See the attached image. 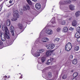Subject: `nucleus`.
I'll use <instances>...</instances> for the list:
<instances>
[{
	"mask_svg": "<svg viewBox=\"0 0 80 80\" xmlns=\"http://www.w3.org/2000/svg\"><path fill=\"white\" fill-rule=\"evenodd\" d=\"M2 29L3 31H5V34L6 37L7 39H10V33H9V31L8 29V28L5 24H3L2 26Z\"/></svg>",
	"mask_w": 80,
	"mask_h": 80,
	"instance_id": "1",
	"label": "nucleus"
},
{
	"mask_svg": "<svg viewBox=\"0 0 80 80\" xmlns=\"http://www.w3.org/2000/svg\"><path fill=\"white\" fill-rule=\"evenodd\" d=\"M13 18L12 20V21H17V18H19V14H18V11L17 10L13 11Z\"/></svg>",
	"mask_w": 80,
	"mask_h": 80,
	"instance_id": "2",
	"label": "nucleus"
},
{
	"mask_svg": "<svg viewBox=\"0 0 80 80\" xmlns=\"http://www.w3.org/2000/svg\"><path fill=\"white\" fill-rule=\"evenodd\" d=\"M49 25L51 27H55L56 25V22L55 18H53L49 23Z\"/></svg>",
	"mask_w": 80,
	"mask_h": 80,
	"instance_id": "3",
	"label": "nucleus"
},
{
	"mask_svg": "<svg viewBox=\"0 0 80 80\" xmlns=\"http://www.w3.org/2000/svg\"><path fill=\"white\" fill-rule=\"evenodd\" d=\"M69 3H70V0H66L65 1L59 2L60 5H66V4H69Z\"/></svg>",
	"mask_w": 80,
	"mask_h": 80,
	"instance_id": "4",
	"label": "nucleus"
},
{
	"mask_svg": "<svg viewBox=\"0 0 80 80\" xmlns=\"http://www.w3.org/2000/svg\"><path fill=\"white\" fill-rule=\"evenodd\" d=\"M23 9L24 11L30 10V7L29 5L27 4L26 5V6H23Z\"/></svg>",
	"mask_w": 80,
	"mask_h": 80,
	"instance_id": "5",
	"label": "nucleus"
},
{
	"mask_svg": "<svg viewBox=\"0 0 80 80\" xmlns=\"http://www.w3.org/2000/svg\"><path fill=\"white\" fill-rule=\"evenodd\" d=\"M70 42H69L67 45H66L65 46V49L66 51L69 52L70 50Z\"/></svg>",
	"mask_w": 80,
	"mask_h": 80,
	"instance_id": "6",
	"label": "nucleus"
},
{
	"mask_svg": "<svg viewBox=\"0 0 80 80\" xmlns=\"http://www.w3.org/2000/svg\"><path fill=\"white\" fill-rule=\"evenodd\" d=\"M47 48L48 50H52L55 48V44H52L51 45H49L47 46Z\"/></svg>",
	"mask_w": 80,
	"mask_h": 80,
	"instance_id": "7",
	"label": "nucleus"
},
{
	"mask_svg": "<svg viewBox=\"0 0 80 80\" xmlns=\"http://www.w3.org/2000/svg\"><path fill=\"white\" fill-rule=\"evenodd\" d=\"M41 40L43 43H45L49 41V39L47 37H44Z\"/></svg>",
	"mask_w": 80,
	"mask_h": 80,
	"instance_id": "8",
	"label": "nucleus"
},
{
	"mask_svg": "<svg viewBox=\"0 0 80 80\" xmlns=\"http://www.w3.org/2000/svg\"><path fill=\"white\" fill-rule=\"evenodd\" d=\"M11 28L10 32L11 33L12 35L13 36L15 35V33H14V28L12 26H11Z\"/></svg>",
	"mask_w": 80,
	"mask_h": 80,
	"instance_id": "9",
	"label": "nucleus"
},
{
	"mask_svg": "<svg viewBox=\"0 0 80 80\" xmlns=\"http://www.w3.org/2000/svg\"><path fill=\"white\" fill-rule=\"evenodd\" d=\"M45 32L48 35H52L53 33V31L52 30L48 29Z\"/></svg>",
	"mask_w": 80,
	"mask_h": 80,
	"instance_id": "10",
	"label": "nucleus"
},
{
	"mask_svg": "<svg viewBox=\"0 0 80 80\" xmlns=\"http://www.w3.org/2000/svg\"><path fill=\"white\" fill-rule=\"evenodd\" d=\"M65 17H67V20L70 21V13H68L67 15L64 16Z\"/></svg>",
	"mask_w": 80,
	"mask_h": 80,
	"instance_id": "11",
	"label": "nucleus"
},
{
	"mask_svg": "<svg viewBox=\"0 0 80 80\" xmlns=\"http://www.w3.org/2000/svg\"><path fill=\"white\" fill-rule=\"evenodd\" d=\"M77 25V22L76 20H74L73 21L72 25L73 27H76Z\"/></svg>",
	"mask_w": 80,
	"mask_h": 80,
	"instance_id": "12",
	"label": "nucleus"
},
{
	"mask_svg": "<svg viewBox=\"0 0 80 80\" xmlns=\"http://www.w3.org/2000/svg\"><path fill=\"white\" fill-rule=\"evenodd\" d=\"M35 7L37 10H39L41 8V5L40 4H36L35 5Z\"/></svg>",
	"mask_w": 80,
	"mask_h": 80,
	"instance_id": "13",
	"label": "nucleus"
},
{
	"mask_svg": "<svg viewBox=\"0 0 80 80\" xmlns=\"http://www.w3.org/2000/svg\"><path fill=\"white\" fill-rule=\"evenodd\" d=\"M53 60L54 59L52 58H50V59L48 60V62L46 63L47 65H50V63H51L52 61L53 62Z\"/></svg>",
	"mask_w": 80,
	"mask_h": 80,
	"instance_id": "14",
	"label": "nucleus"
},
{
	"mask_svg": "<svg viewBox=\"0 0 80 80\" xmlns=\"http://www.w3.org/2000/svg\"><path fill=\"white\" fill-rule=\"evenodd\" d=\"M52 51H48L46 52V57H49L51 55V53H52Z\"/></svg>",
	"mask_w": 80,
	"mask_h": 80,
	"instance_id": "15",
	"label": "nucleus"
},
{
	"mask_svg": "<svg viewBox=\"0 0 80 80\" xmlns=\"http://www.w3.org/2000/svg\"><path fill=\"white\" fill-rule=\"evenodd\" d=\"M45 34V28H44L40 33L39 37L41 38Z\"/></svg>",
	"mask_w": 80,
	"mask_h": 80,
	"instance_id": "16",
	"label": "nucleus"
},
{
	"mask_svg": "<svg viewBox=\"0 0 80 80\" xmlns=\"http://www.w3.org/2000/svg\"><path fill=\"white\" fill-rule=\"evenodd\" d=\"M1 37L3 42H5L6 41V38H5V34H3V35H2Z\"/></svg>",
	"mask_w": 80,
	"mask_h": 80,
	"instance_id": "17",
	"label": "nucleus"
},
{
	"mask_svg": "<svg viewBox=\"0 0 80 80\" xmlns=\"http://www.w3.org/2000/svg\"><path fill=\"white\" fill-rule=\"evenodd\" d=\"M33 55L35 57H39L40 55V54L38 52V51H37V52L35 53Z\"/></svg>",
	"mask_w": 80,
	"mask_h": 80,
	"instance_id": "18",
	"label": "nucleus"
},
{
	"mask_svg": "<svg viewBox=\"0 0 80 80\" xmlns=\"http://www.w3.org/2000/svg\"><path fill=\"white\" fill-rule=\"evenodd\" d=\"M80 15V12L79 11H77L75 13V16L76 17H79Z\"/></svg>",
	"mask_w": 80,
	"mask_h": 80,
	"instance_id": "19",
	"label": "nucleus"
},
{
	"mask_svg": "<svg viewBox=\"0 0 80 80\" xmlns=\"http://www.w3.org/2000/svg\"><path fill=\"white\" fill-rule=\"evenodd\" d=\"M80 37V33L79 32H77L75 34V37L76 38H79Z\"/></svg>",
	"mask_w": 80,
	"mask_h": 80,
	"instance_id": "20",
	"label": "nucleus"
},
{
	"mask_svg": "<svg viewBox=\"0 0 80 80\" xmlns=\"http://www.w3.org/2000/svg\"><path fill=\"white\" fill-rule=\"evenodd\" d=\"M18 28H19V29H22L23 27V26L22 25V24L20 23H19L18 24Z\"/></svg>",
	"mask_w": 80,
	"mask_h": 80,
	"instance_id": "21",
	"label": "nucleus"
},
{
	"mask_svg": "<svg viewBox=\"0 0 80 80\" xmlns=\"http://www.w3.org/2000/svg\"><path fill=\"white\" fill-rule=\"evenodd\" d=\"M72 63L73 64H74V65H76V64H77V63H78L77 59H74L72 61Z\"/></svg>",
	"mask_w": 80,
	"mask_h": 80,
	"instance_id": "22",
	"label": "nucleus"
},
{
	"mask_svg": "<svg viewBox=\"0 0 80 80\" xmlns=\"http://www.w3.org/2000/svg\"><path fill=\"white\" fill-rule=\"evenodd\" d=\"M6 24L8 27H9V26L10 25V20H7L6 21Z\"/></svg>",
	"mask_w": 80,
	"mask_h": 80,
	"instance_id": "23",
	"label": "nucleus"
},
{
	"mask_svg": "<svg viewBox=\"0 0 80 80\" xmlns=\"http://www.w3.org/2000/svg\"><path fill=\"white\" fill-rule=\"evenodd\" d=\"M58 22H59L61 24V25H64L65 24V21H61V20L58 21Z\"/></svg>",
	"mask_w": 80,
	"mask_h": 80,
	"instance_id": "24",
	"label": "nucleus"
},
{
	"mask_svg": "<svg viewBox=\"0 0 80 80\" xmlns=\"http://www.w3.org/2000/svg\"><path fill=\"white\" fill-rule=\"evenodd\" d=\"M39 39H38L36 40L35 42V44L36 46H38V44H39Z\"/></svg>",
	"mask_w": 80,
	"mask_h": 80,
	"instance_id": "25",
	"label": "nucleus"
},
{
	"mask_svg": "<svg viewBox=\"0 0 80 80\" xmlns=\"http://www.w3.org/2000/svg\"><path fill=\"white\" fill-rule=\"evenodd\" d=\"M70 10H75V6L71 4Z\"/></svg>",
	"mask_w": 80,
	"mask_h": 80,
	"instance_id": "26",
	"label": "nucleus"
},
{
	"mask_svg": "<svg viewBox=\"0 0 80 80\" xmlns=\"http://www.w3.org/2000/svg\"><path fill=\"white\" fill-rule=\"evenodd\" d=\"M27 3L29 5H32V2L31 0H26Z\"/></svg>",
	"mask_w": 80,
	"mask_h": 80,
	"instance_id": "27",
	"label": "nucleus"
},
{
	"mask_svg": "<svg viewBox=\"0 0 80 80\" xmlns=\"http://www.w3.org/2000/svg\"><path fill=\"white\" fill-rule=\"evenodd\" d=\"M68 31V28L67 27H65L64 28L63 32H67Z\"/></svg>",
	"mask_w": 80,
	"mask_h": 80,
	"instance_id": "28",
	"label": "nucleus"
},
{
	"mask_svg": "<svg viewBox=\"0 0 80 80\" xmlns=\"http://www.w3.org/2000/svg\"><path fill=\"white\" fill-rule=\"evenodd\" d=\"M45 52V50L44 49H40L38 50V52L39 53H43V52Z\"/></svg>",
	"mask_w": 80,
	"mask_h": 80,
	"instance_id": "29",
	"label": "nucleus"
},
{
	"mask_svg": "<svg viewBox=\"0 0 80 80\" xmlns=\"http://www.w3.org/2000/svg\"><path fill=\"white\" fill-rule=\"evenodd\" d=\"M78 75V73L77 72L74 73L73 74V77L74 78L77 77Z\"/></svg>",
	"mask_w": 80,
	"mask_h": 80,
	"instance_id": "30",
	"label": "nucleus"
},
{
	"mask_svg": "<svg viewBox=\"0 0 80 80\" xmlns=\"http://www.w3.org/2000/svg\"><path fill=\"white\" fill-rule=\"evenodd\" d=\"M80 49V48H79V46H77L76 47L74 48L75 50L76 51H78L79 50V49Z\"/></svg>",
	"mask_w": 80,
	"mask_h": 80,
	"instance_id": "31",
	"label": "nucleus"
},
{
	"mask_svg": "<svg viewBox=\"0 0 80 80\" xmlns=\"http://www.w3.org/2000/svg\"><path fill=\"white\" fill-rule=\"evenodd\" d=\"M77 31L78 32H79L80 33V27H78L76 29Z\"/></svg>",
	"mask_w": 80,
	"mask_h": 80,
	"instance_id": "32",
	"label": "nucleus"
},
{
	"mask_svg": "<svg viewBox=\"0 0 80 80\" xmlns=\"http://www.w3.org/2000/svg\"><path fill=\"white\" fill-rule=\"evenodd\" d=\"M19 12H20V15H22V14H23V9H20L19 10Z\"/></svg>",
	"mask_w": 80,
	"mask_h": 80,
	"instance_id": "33",
	"label": "nucleus"
},
{
	"mask_svg": "<svg viewBox=\"0 0 80 80\" xmlns=\"http://www.w3.org/2000/svg\"><path fill=\"white\" fill-rule=\"evenodd\" d=\"M45 61V58L43 57L42 58H41V61L42 63H43Z\"/></svg>",
	"mask_w": 80,
	"mask_h": 80,
	"instance_id": "34",
	"label": "nucleus"
},
{
	"mask_svg": "<svg viewBox=\"0 0 80 80\" xmlns=\"http://www.w3.org/2000/svg\"><path fill=\"white\" fill-rule=\"evenodd\" d=\"M48 76L49 78H51L53 75L52 74V73L51 72H49L48 73Z\"/></svg>",
	"mask_w": 80,
	"mask_h": 80,
	"instance_id": "35",
	"label": "nucleus"
},
{
	"mask_svg": "<svg viewBox=\"0 0 80 80\" xmlns=\"http://www.w3.org/2000/svg\"><path fill=\"white\" fill-rule=\"evenodd\" d=\"M3 3L2 2L0 5V12L2 10V8L3 7Z\"/></svg>",
	"mask_w": 80,
	"mask_h": 80,
	"instance_id": "36",
	"label": "nucleus"
},
{
	"mask_svg": "<svg viewBox=\"0 0 80 80\" xmlns=\"http://www.w3.org/2000/svg\"><path fill=\"white\" fill-rule=\"evenodd\" d=\"M62 78L63 79H65V78H67V75H64L63 76Z\"/></svg>",
	"mask_w": 80,
	"mask_h": 80,
	"instance_id": "37",
	"label": "nucleus"
},
{
	"mask_svg": "<svg viewBox=\"0 0 80 80\" xmlns=\"http://www.w3.org/2000/svg\"><path fill=\"white\" fill-rule=\"evenodd\" d=\"M60 40V38H56V39H55L54 40V41L55 42H56V41H57V42H58V41H59Z\"/></svg>",
	"mask_w": 80,
	"mask_h": 80,
	"instance_id": "38",
	"label": "nucleus"
},
{
	"mask_svg": "<svg viewBox=\"0 0 80 80\" xmlns=\"http://www.w3.org/2000/svg\"><path fill=\"white\" fill-rule=\"evenodd\" d=\"M8 43L9 45H11L13 43V42L12 41H10Z\"/></svg>",
	"mask_w": 80,
	"mask_h": 80,
	"instance_id": "39",
	"label": "nucleus"
},
{
	"mask_svg": "<svg viewBox=\"0 0 80 80\" xmlns=\"http://www.w3.org/2000/svg\"><path fill=\"white\" fill-rule=\"evenodd\" d=\"M61 30V29L60 28H58L57 29V31L58 32H60Z\"/></svg>",
	"mask_w": 80,
	"mask_h": 80,
	"instance_id": "40",
	"label": "nucleus"
},
{
	"mask_svg": "<svg viewBox=\"0 0 80 80\" xmlns=\"http://www.w3.org/2000/svg\"><path fill=\"white\" fill-rule=\"evenodd\" d=\"M2 47L3 46V42L2 41H0V47Z\"/></svg>",
	"mask_w": 80,
	"mask_h": 80,
	"instance_id": "41",
	"label": "nucleus"
},
{
	"mask_svg": "<svg viewBox=\"0 0 80 80\" xmlns=\"http://www.w3.org/2000/svg\"><path fill=\"white\" fill-rule=\"evenodd\" d=\"M77 41L78 42H80V37L78 38L77 39Z\"/></svg>",
	"mask_w": 80,
	"mask_h": 80,
	"instance_id": "42",
	"label": "nucleus"
},
{
	"mask_svg": "<svg viewBox=\"0 0 80 80\" xmlns=\"http://www.w3.org/2000/svg\"><path fill=\"white\" fill-rule=\"evenodd\" d=\"M73 30H74V28H72V27H70V30L71 31H73Z\"/></svg>",
	"mask_w": 80,
	"mask_h": 80,
	"instance_id": "43",
	"label": "nucleus"
},
{
	"mask_svg": "<svg viewBox=\"0 0 80 80\" xmlns=\"http://www.w3.org/2000/svg\"><path fill=\"white\" fill-rule=\"evenodd\" d=\"M66 10L64 11V12H69V10L68 9H65Z\"/></svg>",
	"mask_w": 80,
	"mask_h": 80,
	"instance_id": "44",
	"label": "nucleus"
},
{
	"mask_svg": "<svg viewBox=\"0 0 80 80\" xmlns=\"http://www.w3.org/2000/svg\"><path fill=\"white\" fill-rule=\"evenodd\" d=\"M2 35H3V34H2V33H1V32H0V37H2Z\"/></svg>",
	"mask_w": 80,
	"mask_h": 80,
	"instance_id": "45",
	"label": "nucleus"
},
{
	"mask_svg": "<svg viewBox=\"0 0 80 80\" xmlns=\"http://www.w3.org/2000/svg\"><path fill=\"white\" fill-rule=\"evenodd\" d=\"M12 2H13V1H12V0H10L9 2V3H12Z\"/></svg>",
	"mask_w": 80,
	"mask_h": 80,
	"instance_id": "46",
	"label": "nucleus"
},
{
	"mask_svg": "<svg viewBox=\"0 0 80 80\" xmlns=\"http://www.w3.org/2000/svg\"><path fill=\"white\" fill-rule=\"evenodd\" d=\"M32 0L33 2H37V0Z\"/></svg>",
	"mask_w": 80,
	"mask_h": 80,
	"instance_id": "47",
	"label": "nucleus"
},
{
	"mask_svg": "<svg viewBox=\"0 0 80 80\" xmlns=\"http://www.w3.org/2000/svg\"><path fill=\"white\" fill-rule=\"evenodd\" d=\"M70 57H71V58L72 59V58H73V55H71Z\"/></svg>",
	"mask_w": 80,
	"mask_h": 80,
	"instance_id": "48",
	"label": "nucleus"
},
{
	"mask_svg": "<svg viewBox=\"0 0 80 80\" xmlns=\"http://www.w3.org/2000/svg\"><path fill=\"white\" fill-rule=\"evenodd\" d=\"M33 49H34L33 48H32V50H31L32 53L33 52Z\"/></svg>",
	"mask_w": 80,
	"mask_h": 80,
	"instance_id": "49",
	"label": "nucleus"
},
{
	"mask_svg": "<svg viewBox=\"0 0 80 80\" xmlns=\"http://www.w3.org/2000/svg\"><path fill=\"white\" fill-rule=\"evenodd\" d=\"M28 22V20H25V22L26 23H27Z\"/></svg>",
	"mask_w": 80,
	"mask_h": 80,
	"instance_id": "50",
	"label": "nucleus"
},
{
	"mask_svg": "<svg viewBox=\"0 0 80 80\" xmlns=\"http://www.w3.org/2000/svg\"><path fill=\"white\" fill-rule=\"evenodd\" d=\"M4 78H7V76H5L3 77Z\"/></svg>",
	"mask_w": 80,
	"mask_h": 80,
	"instance_id": "51",
	"label": "nucleus"
},
{
	"mask_svg": "<svg viewBox=\"0 0 80 80\" xmlns=\"http://www.w3.org/2000/svg\"><path fill=\"white\" fill-rule=\"evenodd\" d=\"M54 16L55 17H57V14H55L54 15Z\"/></svg>",
	"mask_w": 80,
	"mask_h": 80,
	"instance_id": "52",
	"label": "nucleus"
},
{
	"mask_svg": "<svg viewBox=\"0 0 80 80\" xmlns=\"http://www.w3.org/2000/svg\"><path fill=\"white\" fill-rule=\"evenodd\" d=\"M71 44V48H72L73 47V46L72 45V44H71V43H70Z\"/></svg>",
	"mask_w": 80,
	"mask_h": 80,
	"instance_id": "53",
	"label": "nucleus"
},
{
	"mask_svg": "<svg viewBox=\"0 0 80 80\" xmlns=\"http://www.w3.org/2000/svg\"><path fill=\"white\" fill-rule=\"evenodd\" d=\"M76 0H71V1H72L73 2H75Z\"/></svg>",
	"mask_w": 80,
	"mask_h": 80,
	"instance_id": "54",
	"label": "nucleus"
},
{
	"mask_svg": "<svg viewBox=\"0 0 80 80\" xmlns=\"http://www.w3.org/2000/svg\"><path fill=\"white\" fill-rule=\"evenodd\" d=\"M23 78V77L22 76H20L19 78Z\"/></svg>",
	"mask_w": 80,
	"mask_h": 80,
	"instance_id": "55",
	"label": "nucleus"
},
{
	"mask_svg": "<svg viewBox=\"0 0 80 80\" xmlns=\"http://www.w3.org/2000/svg\"><path fill=\"white\" fill-rule=\"evenodd\" d=\"M10 76H8V78H10Z\"/></svg>",
	"mask_w": 80,
	"mask_h": 80,
	"instance_id": "56",
	"label": "nucleus"
},
{
	"mask_svg": "<svg viewBox=\"0 0 80 80\" xmlns=\"http://www.w3.org/2000/svg\"><path fill=\"white\" fill-rule=\"evenodd\" d=\"M57 77H58V76H56V77H55V78H57Z\"/></svg>",
	"mask_w": 80,
	"mask_h": 80,
	"instance_id": "57",
	"label": "nucleus"
},
{
	"mask_svg": "<svg viewBox=\"0 0 80 80\" xmlns=\"http://www.w3.org/2000/svg\"><path fill=\"white\" fill-rule=\"evenodd\" d=\"M1 25L0 24V29L1 28Z\"/></svg>",
	"mask_w": 80,
	"mask_h": 80,
	"instance_id": "58",
	"label": "nucleus"
},
{
	"mask_svg": "<svg viewBox=\"0 0 80 80\" xmlns=\"http://www.w3.org/2000/svg\"><path fill=\"white\" fill-rule=\"evenodd\" d=\"M69 9H70V5H69Z\"/></svg>",
	"mask_w": 80,
	"mask_h": 80,
	"instance_id": "59",
	"label": "nucleus"
},
{
	"mask_svg": "<svg viewBox=\"0 0 80 80\" xmlns=\"http://www.w3.org/2000/svg\"><path fill=\"white\" fill-rule=\"evenodd\" d=\"M73 72V70H72L71 71V72Z\"/></svg>",
	"mask_w": 80,
	"mask_h": 80,
	"instance_id": "60",
	"label": "nucleus"
},
{
	"mask_svg": "<svg viewBox=\"0 0 80 80\" xmlns=\"http://www.w3.org/2000/svg\"><path fill=\"white\" fill-rule=\"evenodd\" d=\"M21 76L22 77V76H23V75L22 74H21Z\"/></svg>",
	"mask_w": 80,
	"mask_h": 80,
	"instance_id": "61",
	"label": "nucleus"
},
{
	"mask_svg": "<svg viewBox=\"0 0 80 80\" xmlns=\"http://www.w3.org/2000/svg\"><path fill=\"white\" fill-rule=\"evenodd\" d=\"M42 67H44V66L43 65H42Z\"/></svg>",
	"mask_w": 80,
	"mask_h": 80,
	"instance_id": "62",
	"label": "nucleus"
},
{
	"mask_svg": "<svg viewBox=\"0 0 80 80\" xmlns=\"http://www.w3.org/2000/svg\"><path fill=\"white\" fill-rule=\"evenodd\" d=\"M67 80H69V79H67Z\"/></svg>",
	"mask_w": 80,
	"mask_h": 80,
	"instance_id": "63",
	"label": "nucleus"
},
{
	"mask_svg": "<svg viewBox=\"0 0 80 80\" xmlns=\"http://www.w3.org/2000/svg\"><path fill=\"white\" fill-rule=\"evenodd\" d=\"M12 5H13V4L12 5H11L10 6Z\"/></svg>",
	"mask_w": 80,
	"mask_h": 80,
	"instance_id": "64",
	"label": "nucleus"
}]
</instances>
